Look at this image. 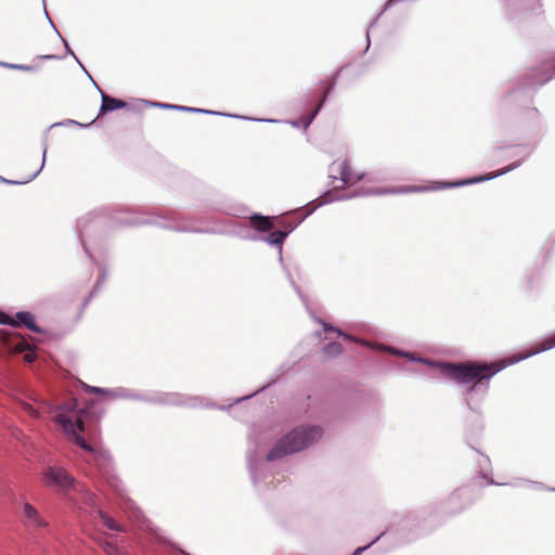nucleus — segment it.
Listing matches in <instances>:
<instances>
[{"label": "nucleus", "instance_id": "1", "mask_svg": "<svg viewBox=\"0 0 555 555\" xmlns=\"http://www.w3.org/2000/svg\"><path fill=\"white\" fill-rule=\"evenodd\" d=\"M18 408L34 418H39L42 414L52 415V421L60 425L64 433L69 436V439L78 444L81 449L93 454L94 464L100 469H106L111 463V457L100 450L92 448L81 437L85 431V424L81 413L77 411V400L72 399L60 406L51 405L44 401L41 402L39 408H34L31 404L18 401Z\"/></svg>", "mask_w": 555, "mask_h": 555}, {"label": "nucleus", "instance_id": "2", "mask_svg": "<svg viewBox=\"0 0 555 555\" xmlns=\"http://www.w3.org/2000/svg\"><path fill=\"white\" fill-rule=\"evenodd\" d=\"M323 434L320 426L301 425L282 437L271 449L267 455L268 461H275L288 454H293L305 450L312 443L317 442Z\"/></svg>", "mask_w": 555, "mask_h": 555}, {"label": "nucleus", "instance_id": "3", "mask_svg": "<svg viewBox=\"0 0 555 555\" xmlns=\"http://www.w3.org/2000/svg\"><path fill=\"white\" fill-rule=\"evenodd\" d=\"M507 365V362L478 363L473 361L460 363H443L441 371L443 375L459 384L481 383L490 379L494 374Z\"/></svg>", "mask_w": 555, "mask_h": 555}, {"label": "nucleus", "instance_id": "4", "mask_svg": "<svg viewBox=\"0 0 555 555\" xmlns=\"http://www.w3.org/2000/svg\"><path fill=\"white\" fill-rule=\"evenodd\" d=\"M42 476L48 486H55L63 490L70 489L75 485L74 477L63 467L49 466L44 469Z\"/></svg>", "mask_w": 555, "mask_h": 555}, {"label": "nucleus", "instance_id": "5", "mask_svg": "<svg viewBox=\"0 0 555 555\" xmlns=\"http://www.w3.org/2000/svg\"><path fill=\"white\" fill-rule=\"evenodd\" d=\"M331 176L339 179L344 185H352L362 179V175L356 172L347 159H337L331 165Z\"/></svg>", "mask_w": 555, "mask_h": 555}, {"label": "nucleus", "instance_id": "6", "mask_svg": "<svg viewBox=\"0 0 555 555\" xmlns=\"http://www.w3.org/2000/svg\"><path fill=\"white\" fill-rule=\"evenodd\" d=\"M0 339L7 351L22 353L29 349V344L18 333L3 332Z\"/></svg>", "mask_w": 555, "mask_h": 555}, {"label": "nucleus", "instance_id": "7", "mask_svg": "<svg viewBox=\"0 0 555 555\" xmlns=\"http://www.w3.org/2000/svg\"><path fill=\"white\" fill-rule=\"evenodd\" d=\"M0 324H10L13 326H20L23 324L33 332H40L39 327L36 325L35 317L25 311L17 312L15 319L0 311Z\"/></svg>", "mask_w": 555, "mask_h": 555}, {"label": "nucleus", "instance_id": "8", "mask_svg": "<svg viewBox=\"0 0 555 555\" xmlns=\"http://www.w3.org/2000/svg\"><path fill=\"white\" fill-rule=\"evenodd\" d=\"M23 524L25 527L33 530L48 526V522L41 517L39 511L27 502L23 504Z\"/></svg>", "mask_w": 555, "mask_h": 555}, {"label": "nucleus", "instance_id": "9", "mask_svg": "<svg viewBox=\"0 0 555 555\" xmlns=\"http://www.w3.org/2000/svg\"><path fill=\"white\" fill-rule=\"evenodd\" d=\"M437 188L433 186H423V185H408V186H399V188H390V189H376L372 193L375 195H386V194H396V193H417V192H426L430 190H436Z\"/></svg>", "mask_w": 555, "mask_h": 555}, {"label": "nucleus", "instance_id": "10", "mask_svg": "<svg viewBox=\"0 0 555 555\" xmlns=\"http://www.w3.org/2000/svg\"><path fill=\"white\" fill-rule=\"evenodd\" d=\"M127 106H128L127 102L119 100V99L112 98L105 93H102V105L100 108V115L105 114L107 112L115 111V109L125 108Z\"/></svg>", "mask_w": 555, "mask_h": 555}, {"label": "nucleus", "instance_id": "11", "mask_svg": "<svg viewBox=\"0 0 555 555\" xmlns=\"http://www.w3.org/2000/svg\"><path fill=\"white\" fill-rule=\"evenodd\" d=\"M249 224L257 231L268 232L274 228L272 220L269 217L254 215L249 218Z\"/></svg>", "mask_w": 555, "mask_h": 555}, {"label": "nucleus", "instance_id": "12", "mask_svg": "<svg viewBox=\"0 0 555 555\" xmlns=\"http://www.w3.org/2000/svg\"><path fill=\"white\" fill-rule=\"evenodd\" d=\"M555 347V334L543 339L542 341L538 343L535 346H533L531 348V350L529 352H527L526 354L519 357L516 359V361L518 360H522V359H526L530 356H533V354H537L539 352H542V351H545V350H548L551 348H554Z\"/></svg>", "mask_w": 555, "mask_h": 555}, {"label": "nucleus", "instance_id": "13", "mask_svg": "<svg viewBox=\"0 0 555 555\" xmlns=\"http://www.w3.org/2000/svg\"><path fill=\"white\" fill-rule=\"evenodd\" d=\"M343 346L336 341L328 343L322 348V354L327 359L338 357L343 353Z\"/></svg>", "mask_w": 555, "mask_h": 555}, {"label": "nucleus", "instance_id": "14", "mask_svg": "<svg viewBox=\"0 0 555 555\" xmlns=\"http://www.w3.org/2000/svg\"><path fill=\"white\" fill-rule=\"evenodd\" d=\"M99 517L101 518L103 525L107 527L111 530L124 532L126 531V528L124 526H120L117 524L111 516H108L106 513L99 511Z\"/></svg>", "mask_w": 555, "mask_h": 555}, {"label": "nucleus", "instance_id": "15", "mask_svg": "<svg viewBox=\"0 0 555 555\" xmlns=\"http://www.w3.org/2000/svg\"><path fill=\"white\" fill-rule=\"evenodd\" d=\"M286 236H287V232L274 231L268 235L267 242L274 246H281Z\"/></svg>", "mask_w": 555, "mask_h": 555}, {"label": "nucleus", "instance_id": "16", "mask_svg": "<svg viewBox=\"0 0 555 555\" xmlns=\"http://www.w3.org/2000/svg\"><path fill=\"white\" fill-rule=\"evenodd\" d=\"M320 323L322 324L323 328L325 332H334L336 333L338 336H341L344 337L345 339L347 340H350V341H356V343H359L360 340L352 337L351 335L349 334H346L344 333L341 330H339L338 327H334L332 325H330L328 323L324 322V321H320Z\"/></svg>", "mask_w": 555, "mask_h": 555}, {"label": "nucleus", "instance_id": "17", "mask_svg": "<svg viewBox=\"0 0 555 555\" xmlns=\"http://www.w3.org/2000/svg\"><path fill=\"white\" fill-rule=\"evenodd\" d=\"M99 545L107 555H122L117 545L112 542L100 541Z\"/></svg>", "mask_w": 555, "mask_h": 555}, {"label": "nucleus", "instance_id": "18", "mask_svg": "<svg viewBox=\"0 0 555 555\" xmlns=\"http://www.w3.org/2000/svg\"><path fill=\"white\" fill-rule=\"evenodd\" d=\"M334 85H335L334 78L330 79L328 82H327V87L324 90L323 96H322L321 101L319 102L318 106L315 107V109L313 111L310 120L312 118H314L315 115L318 114V112L321 109V107H322V105H323V103H324L328 92L332 90Z\"/></svg>", "mask_w": 555, "mask_h": 555}, {"label": "nucleus", "instance_id": "19", "mask_svg": "<svg viewBox=\"0 0 555 555\" xmlns=\"http://www.w3.org/2000/svg\"><path fill=\"white\" fill-rule=\"evenodd\" d=\"M10 67L15 68V69H20V70H25V72L33 70V67L29 66V65H10Z\"/></svg>", "mask_w": 555, "mask_h": 555}, {"label": "nucleus", "instance_id": "20", "mask_svg": "<svg viewBox=\"0 0 555 555\" xmlns=\"http://www.w3.org/2000/svg\"><path fill=\"white\" fill-rule=\"evenodd\" d=\"M25 361L33 362L35 359V354L33 352H28L24 356Z\"/></svg>", "mask_w": 555, "mask_h": 555}, {"label": "nucleus", "instance_id": "21", "mask_svg": "<svg viewBox=\"0 0 555 555\" xmlns=\"http://www.w3.org/2000/svg\"><path fill=\"white\" fill-rule=\"evenodd\" d=\"M179 108L183 109V111H194V112H198L199 111V109H195V108H191V107H185V106H180Z\"/></svg>", "mask_w": 555, "mask_h": 555}, {"label": "nucleus", "instance_id": "22", "mask_svg": "<svg viewBox=\"0 0 555 555\" xmlns=\"http://www.w3.org/2000/svg\"><path fill=\"white\" fill-rule=\"evenodd\" d=\"M364 548H365V547H363V548H362V547H358L353 555L359 554V553H360L361 551H363Z\"/></svg>", "mask_w": 555, "mask_h": 555}, {"label": "nucleus", "instance_id": "23", "mask_svg": "<svg viewBox=\"0 0 555 555\" xmlns=\"http://www.w3.org/2000/svg\"><path fill=\"white\" fill-rule=\"evenodd\" d=\"M397 0H388L387 5H390L392 2H396Z\"/></svg>", "mask_w": 555, "mask_h": 555}, {"label": "nucleus", "instance_id": "24", "mask_svg": "<svg viewBox=\"0 0 555 555\" xmlns=\"http://www.w3.org/2000/svg\"><path fill=\"white\" fill-rule=\"evenodd\" d=\"M463 184L462 182H457V183H452L451 185H461Z\"/></svg>", "mask_w": 555, "mask_h": 555}]
</instances>
